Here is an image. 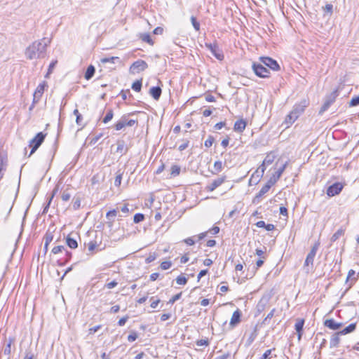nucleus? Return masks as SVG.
Listing matches in <instances>:
<instances>
[{"instance_id": "obj_1", "label": "nucleus", "mask_w": 359, "mask_h": 359, "mask_svg": "<svg viewBox=\"0 0 359 359\" xmlns=\"http://www.w3.org/2000/svg\"><path fill=\"white\" fill-rule=\"evenodd\" d=\"M50 43V39L43 38L41 41H36L29 46L25 50L27 59L43 58L46 54V47Z\"/></svg>"}, {"instance_id": "obj_2", "label": "nucleus", "mask_w": 359, "mask_h": 359, "mask_svg": "<svg viewBox=\"0 0 359 359\" xmlns=\"http://www.w3.org/2000/svg\"><path fill=\"white\" fill-rule=\"evenodd\" d=\"M46 135L42 132L38 133L36 135L30 140L29 147L32 148L29 156L33 154L44 141Z\"/></svg>"}, {"instance_id": "obj_3", "label": "nucleus", "mask_w": 359, "mask_h": 359, "mask_svg": "<svg viewBox=\"0 0 359 359\" xmlns=\"http://www.w3.org/2000/svg\"><path fill=\"white\" fill-rule=\"evenodd\" d=\"M116 62H120L118 57H104L100 58V66L111 70L115 69L114 65Z\"/></svg>"}, {"instance_id": "obj_4", "label": "nucleus", "mask_w": 359, "mask_h": 359, "mask_svg": "<svg viewBox=\"0 0 359 359\" xmlns=\"http://www.w3.org/2000/svg\"><path fill=\"white\" fill-rule=\"evenodd\" d=\"M252 67L255 74L257 76L261 78H267L269 76V71L265 67V66L262 63L254 62L252 64Z\"/></svg>"}, {"instance_id": "obj_5", "label": "nucleus", "mask_w": 359, "mask_h": 359, "mask_svg": "<svg viewBox=\"0 0 359 359\" xmlns=\"http://www.w3.org/2000/svg\"><path fill=\"white\" fill-rule=\"evenodd\" d=\"M148 67L147 63L142 60H137L134 62L130 67V72L132 74L140 73Z\"/></svg>"}, {"instance_id": "obj_6", "label": "nucleus", "mask_w": 359, "mask_h": 359, "mask_svg": "<svg viewBox=\"0 0 359 359\" xmlns=\"http://www.w3.org/2000/svg\"><path fill=\"white\" fill-rule=\"evenodd\" d=\"M261 62L266 67H268L273 71H278L280 69V66L276 60L269 57H261L259 58Z\"/></svg>"}, {"instance_id": "obj_7", "label": "nucleus", "mask_w": 359, "mask_h": 359, "mask_svg": "<svg viewBox=\"0 0 359 359\" xmlns=\"http://www.w3.org/2000/svg\"><path fill=\"white\" fill-rule=\"evenodd\" d=\"M344 185L340 182H335L328 187L326 194L329 196L338 195L343 189Z\"/></svg>"}, {"instance_id": "obj_8", "label": "nucleus", "mask_w": 359, "mask_h": 359, "mask_svg": "<svg viewBox=\"0 0 359 359\" xmlns=\"http://www.w3.org/2000/svg\"><path fill=\"white\" fill-rule=\"evenodd\" d=\"M273 184H274L273 183V182L269 180L266 184L264 186H263L262 188L260 189L259 193L257 194V195L253 199V203H259L260 201V198L269 191V189Z\"/></svg>"}, {"instance_id": "obj_9", "label": "nucleus", "mask_w": 359, "mask_h": 359, "mask_svg": "<svg viewBox=\"0 0 359 359\" xmlns=\"http://www.w3.org/2000/svg\"><path fill=\"white\" fill-rule=\"evenodd\" d=\"M205 46L210 50L211 53L219 60H223L224 55L222 50L219 48L218 46L215 43H205Z\"/></svg>"}, {"instance_id": "obj_10", "label": "nucleus", "mask_w": 359, "mask_h": 359, "mask_svg": "<svg viewBox=\"0 0 359 359\" xmlns=\"http://www.w3.org/2000/svg\"><path fill=\"white\" fill-rule=\"evenodd\" d=\"M318 247H319V243H316L312 247V248L310 250L309 253L306 256V260H305V262H304V265L305 266H309L310 264L313 265L314 257H315V256L316 255V252H317V250L318 249Z\"/></svg>"}, {"instance_id": "obj_11", "label": "nucleus", "mask_w": 359, "mask_h": 359, "mask_svg": "<svg viewBox=\"0 0 359 359\" xmlns=\"http://www.w3.org/2000/svg\"><path fill=\"white\" fill-rule=\"evenodd\" d=\"M47 86L46 82L43 81V83H40L35 90L33 98H34V103H38L40 100L43 92L45 87Z\"/></svg>"}, {"instance_id": "obj_12", "label": "nucleus", "mask_w": 359, "mask_h": 359, "mask_svg": "<svg viewBox=\"0 0 359 359\" xmlns=\"http://www.w3.org/2000/svg\"><path fill=\"white\" fill-rule=\"evenodd\" d=\"M309 105V102L306 100H303L300 102L296 104L292 109V111L295 112L296 115L299 117L305 110Z\"/></svg>"}, {"instance_id": "obj_13", "label": "nucleus", "mask_w": 359, "mask_h": 359, "mask_svg": "<svg viewBox=\"0 0 359 359\" xmlns=\"http://www.w3.org/2000/svg\"><path fill=\"white\" fill-rule=\"evenodd\" d=\"M335 98H336V96H335L334 93H332L330 95L327 97L325 102L323 103V104L322 105V107L319 111V114H323L325 111H327L329 109V107H330V105L332 103H334V102L335 101Z\"/></svg>"}, {"instance_id": "obj_14", "label": "nucleus", "mask_w": 359, "mask_h": 359, "mask_svg": "<svg viewBox=\"0 0 359 359\" xmlns=\"http://www.w3.org/2000/svg\"><path fill=\"white\" fill-rule=\"evenodd\" d=\"M324 325L332 330H338L343 326V323H337L333 318H330L324 321Z\"/></svg>"}, {"instance_id": "obj_15", "label": "nucleus", "mask_w": 359, "mask_h": 359, "mask_svg": "<svg viewBox=\"0 0 359 359\" xmlns=\"http://www.w3.org/2000/svg\"><path fill=\"white\" fill-rule=\"evenodd\" d=\"M226 177H221L214 180L210 184L206 187V189L209 191H212L220 185H222L225 181Z\"/></svg>"}, {"instance_id": "obj_16", "label": "nucleus", "mask_w": 359, "mask_h": 359, "mask_svg": "<svg viewBox=\"0 0 359 359\" xmlns=\"http://www.w3.org/2000/svg\"><path fill=\"white\" fill-rule=\"evenodd\" d=\"M287 165V161L285 162L277 171H276L273 176L270 177L269 180L272 181L273 184H275L279 180L283 172L285 171Z\"/></svg>"}, {"instance_id": "obj_17", "label": "nucleus", "mask_w": 359, "mask_h": 359, "mask_svg": "<svg viewBox=\"0 0 359 359\" xmlns=\"http://www.w3.org/2000/svg\"><path fill=\"white\" fill-rule=\"evenodd\" d=\"M241 312L239 309H237L233 313L230 320V325L233 327L237 325L241 321Z\"/></svg>"}, {"instance_id": "obj_18", "label": "nucleus", "mask_w": 359, "mask_h": 359, "mask_svg": "<svg viewBox=\"0 0 359 359\" xmlns=\"http://www.w3.org/2000/svg\"><path fill=\"white\" fill-rule=\"evenodd\" d=\"M14 342V339L9 337L5 339V346L4 347V354L9 356L11 353V344ZM10 357H8V359Z\"/></svg>"}, {"instance_id": "obj_19", "label": "nucleus", "mask_w": 359, "mask_h": 359, "mask_svg": "<svg viewBox=\"0 0 359 359\" xmlns=\"http://www.w3.org/2000/svg\"><path fill=\"white\" fill-rule=\"evenodd\" d=\"M137 36L142 41L147 43L150 46H153L154 42L151 39V34L147 32L139 33Z\"/></svg>"}, {"instance_id": "obj_20", "label": "nucleus", "mask_w": 359, "mask_h": 359, "mask_svg": "<svg viewBox=\"0 0 359 359\" xmlns=\"http://www.w3.org/2000/svg\"><path fill=\"white\" fill-rule=\"evenodd\" d=\"M161 88L159 86H154L150 88L149 94L156 100H158L161 95Z\"/></svg>"}, {"instance_id": "obj_21", "label": "nucleus", "mask_w": 359, "mask_h": 359, "mask_svg": "<svg viewBox=\"0 0 359 359\" xmlns=\"http://www.w3.org/2000/svg\"><path fill=\"white\" fill-rule=\"evenodd\" d=\"M246 121L243 119H240L235 122L233 130L238 133H242L246 127Z\"/></svg>"}, {"instance_id": "obj_22", "label": "nucleus", "mask_w": 359, "mask_h": 359, "mask_svg": "<svg viewBox=\"0 0 359 359\" xmlns=\"http://www.w3.org/2000/svg\"><path fill=\"white\" fill-rule=\"evenodd\" d=\"M297 118L298 116L296 115L295 112L291 111L290 113L287 115L285 119V124L286 125V128H288L290 126H291Z\"/></svg>"}, {"instance_id": "obj_23", "label": "nucleus", "mask_w": 359, "mask_h": 359, "mask_svg": "<svg viewBox=\"0 0 359 359\" xmlns=\"http://www.w3.org/2000/svg\"><path fill=\"white\" fill-rule=\"evenodd\" d=\"M340 335H341V333H339V332H337L332 336L330 341V347L331 348L338 346L339 341H340V338H339Z\"/></svg>"}, {"instance_id": "obj_24", "label": "nucleus", "mask_w": 359, "mask_h": 359, "mask_svg": "<svg viewBox=\"0 0 359 359\" xmlns=\"http://www.w3.org/2000/svg\"><path fill=\"white\" fill-rule=\"evenodd\" d=\"M72 194V188L68 186L65 189L62 191L61 198L63 201H68Z\"/></svg>"}, {"instance_id": "obj_25", "label": "nucleus", "mask_w": 359, "mask_h": 359, "mask_svg": "<svg viewBox=\"0 0 359 359\" xmlns=\"http://www.w3.org/2000/svg\"><path fill=\"white\" fill-rule=\"evenodd\" d=\"M116 152L119 153L121 156L128 151V148L126 146V143L123 140L117 141Z\"/></svg>"}, {"instance_id": "obj_26", "label": "nucleus", "mask_w": 359, "mask_h": 359, "mask_svg": "<svg viewBox=\"0 0 359 359\" xmlns=\"http://www.w3.org/2000/svg\"><path fill=\"white\" fill-rule=\"evenodd\" d=\"M66 243L67 245L72 249H75L78 247V243L74 238L72 237V233L67 236Z\"/></svg>"}, {"instance_id": "obj_27", "label": "nucleus", "mask_w": 359, "mask_h": 359, "mask_svg": "<svg viewBox=\"0 0 359 359\" xmlns=\"http://www.w3.org/2000/svg\"><path fill=\"white\" fill-rule=\"evenodd\" d=\"M355 328H356V323H351L347 327L344 328L342 330L339 331V333H341V335H345V334H347L354 332Z\"/></svg>"}, {"instance_id": "obj_28", "label": "nucleus", "mask_w": 359, "mask_h": 359, "mask_svg": "<svg viewBox=\"0 0 359 359\" xmlns=\"http://www.w3.org/2000/svg\"><path fill=\"white\" fill-rule=\"evenodd\" d=\"M95 72V68L93 65H89L86 71L84 77L86 80H90Z\"/></svg>"}, {"instance_id": "obj_29", "label": "nucleus", "mask_w": 359, "mask_h": 359, "mask_svg": "<svg viewBox=\"0 0 359 359\" xmlns=\"http://www.w3.org/2000/svg\"><path fill=\"white\" fill-rule=\"evenodd\" d=\"M344 231L342 229H338L331 237V242H334L339 239L343 234Z\"/></svg>"}, {"instance_id": "obj_30", "label": "nucleus", "mask_w": 359, "mask_h": 359, "mask_svg": "<svg viewBox=\"0 0 359 359\" xmlns=\"http://www.w3.org/2000/svg\"><path fill=\"white\" fill-rule=\"evenodd\" d=\"M304 325V319H298L297 322L295 323V330L297 332H303V327Z\"/></svg>"}, {"instance_id": "obj_31", "label": "nucleus", "mask_w": 359, "mask_h": 359, "mask_svg": "<svg viewBox=\"0 0 359 359\" xmlns=\"http://www.w3.org/2000/svg\"><path fill=\"white\" fill-rule=\"evenodd\" d=\"M266 164H264V162H262V164L259 166V168L257 169L259 171L260 175H257V179L255 182V184H257L259 181L260 178L262 177L265 170H266Z\"/></svg>"}, {"instance_id": "obj_32", "label": "nucleus", "mask_w": 359, "mask_h": 359, "mask_svg": "<svg viewBox=\"0 0 359 359\" xmlns=\"http://www.w3.org/2000/svg\"><path fill=\"white\" fill-rule=\"evenodd\" d=\"M125 126V116H123L121 119L115 124L114 127L116 130H120Z\"/></svg>"}, {"instance_id": "obj_33", "label": "nucleus", "mask_w": 359, "mask_h": 359, "mask_svg": "<svg viewBox=\"0 0 359 359\" xmlns=\"http://www.w3.org/2000/svg\"><path fill=\"white\" fill-rule=\"evenodd\" d=\"M125 126V116H123L121 119L115 124L114 127L116 130H120Z\"/></svg>"}, {"instance_id": "obj_34", "label": "nucleus", "mask_w": 359, "mask_h": 359, "mask_svg": "<svg viewBox=\"0 0 359 359\" xmlns=\"http://www.w3.org/2000/svg\"><path fill=\"white\" fill-rule=\"evenodd\" d=\"M125 126V116H123L121 119L115 124L114 127L116 130H120Z\"/></svg>"}, {"instance_id": "obj_35", "label": "nucleus", "mask_w": 359, "mask_h": 359, "mask_svg": "<svg viewBox=\"0 0 359 359\" xmlns=\"http://www.w3.org/2000/svg\"><path fill=\"white\" fill-rule=\"evenodd\" d=\"M275 160V155L273 154H269L265 157L264 160L263 161L264 164H266L267 165L271 164Z\"/></svg>"}, {"instance_id": "obj_36", "label": "nucleus", "mask_w": 359, "mask_h": 359, "mask_svg": "<svg viewBox=\"0 0 359 359\" xmlns=\"http://www.w3.org/2000/svg\"><path fill=\"white\" fill-rule=\"evenodd\" d=\"M180 167L177 165H173L171 167V172L170 175L172 177H176L180 173Z\"/></svg>"}, {"instance_id": "obj_37", "label": "nucleus", "mask_w": 359, "mask_h": 359, "mask_svg": "<svg viewBox=\"0 0 359 359\" xmlns=\"http://www.w3.org/2000/svg\"><path fill=\"white\" fill-rule=\"evenodd\" d=\"M73 208L74 210H78L81 207V198L79 196H74L73 198Z\"/></svg>"}, {"instance_id": "obj_38", "label": "nucleus", "mask_w": 359, "mask_h": 359, "mask_svg": "<svg viewBox=\"0 0 359 359\" xmlns=\"http://www.w3.org/2000/svg\"><path fill=\"white\" fill-rule=\"evenodd\" d=\"M57 63V60H56L51 62V63L50 64V65L48 67V72L45 76L46 78H48L50 74H52Z\"/></svg>"}, {"instance_id": "obj_39", "label": "nucleus", "mask_w": 359, "mask_h": 359, "mask_svg": "<svg viewBox=\"0 0 359 359\" xmlns=\"http://www.w3.org/2000/svg\"><path fill=\"white\" fill-rule=\"evenodd\" d=\"M113 116H114V112H113V110L112 109H109L108 110L106 116H104V118H103V122L104 123H108L109 121H110L112 118H113Z\"/></svg>"}, {"instance_id": "obj_40", "label": "nucleus", "mask_w": 359, "mask_h": 359, "mask_svg": "<svg viewBox=\"0 0 359 359\" xmlns=\"http://www.w3.org/2000/svg\"><path fill=\"white\" fill-rule=\"evenodd\" d=\"M132 88L136 92H140L142 88V81L140 80L135 81L132 85Z\"/></svg>"}, {"instance_id": "obj_41", "label": "nucleus", "mask_w": 359, "mask_h": 359, "mask_svg": "<svg viewBox=\"0 0 359 359\" xmlns=\"http://www.w3.org/2000/svg\"><path fill=\"white\" fill-rule=\"evenodd\" d=\"M144 219V215L142 213H136L134 215L133 221L135 223L137 224Z\"/></svg>"}, {"instance_id": "obj_42", "label": "nucleus", "mask_w": 359, "mask_h": 359, "mask_svg": "<svg viewBox=\"0 0 359 359\" xmlns=\"http://www.w3.org/2000/svg\"><path fill=\"white\" fill-rule=\"evenodd\" d=\"M138 338V334L135 331H131L130 334L128 336V341L130 342H133L135 341Z\"/></svg>"}, {"instance_id": "obj_43", "label": "nucleus", "mask_w": 359, "mask_h": 359, "mask_svg": "<svg viewBox=\"0 0 359 359\" xmlns=\"http://www.w3.org/2000/svg\"><path fill=\"white\" fill-rule=\"evenodd\" d=\"M323 11L325 14L331 15L333 10V6L330 4H326L325 7L323 8Z\"/></svg>"}, {"instance_id": "obj_44", "label": "nucleus", "mask_w": 359, "mask_h": 359, "mask_svg": "<svg viewBox=\"0 0 359 359\" xmlns=\"http://www.w3.org/2000/svg\"><path fill=\"white\" fill-rule=\"evenodd\" d=\"M223 164L222 162L220 161H217L214 163V168L216 170L217 172H220L222 170Z\"/></svg>"}, {"instance_id": "obj_45", "label": "nucleus", "mask_w": 359, "mask_h": 359, "mask_svg": "<svg viewBox=\"0 0 359 359\" xmlns=\"http://www.w3.org/2000/svg\"><path fill=\"white\" fill-rule=\"evenodd\" d=\"M176 283L178 285H185L187 283V278L184 276H179L176 278Z\"/></svg>"}, {"instance_id": "obj_46", "label": "nucleus", "mask_w": 359, "mask_h": 359, "mask_svg": "<svg viewBox=\"0 0 359 359\" xmlns=\"http://www.w3.org/2000/svg\"><path fill=\"white\" fill-rule=\"evenodd\" d=\"M350 107H355L359 105V95L356 97H353L350 102H349Z\"/></svg>"}, {"instance_id": "obj_47", "label": "nucleus", "mask_w": 359, "mask_h": 359, "mask_svg": "<svg viewBox=\"0 0 359 359\" xmlns=\"http://www.w3.org/2000/svg\"><path fill=\"white\" fill-rule=\"evenodd\" d=\"M214 140H215L214 137L210 135L208 137V138L205 141L204 145L206 147H210L212 145Z\"/></svg>"}, {"instance_id": "obj_48", "label": "nucleus", "mask_w": 359, "mask_h": 359, "mask_svg": "<svg viewBox=\"0 0 359 359\" xmlns=\"http://www.w3.org/2000/svg\"><path fill=\"white\" fill-rule=\"evenodd\" d=\"M117 210L116 209H114L112 210H110L109 212H107L106 214V217L107 219H110L111 217H115L116 215H117Z\"/></svg>"}, {"instance_id": "obj_49", "label": "nucleus", "mask_w": 359, "mask_h": 359, "mask_svg": "<svg viewBox=\"0 0 359 359\" xmlns=\"http://www.w3.org/2000/svg\"><path fill=\"white\" fill-rule=\"evenodd\" d=\"M257 175H260L259 173V171L258 170H257L251 176L250 179V181H249V183L250 184H252V183L255 184V182L257 180Z\"/></svg>"}, {"instance_id": "obj_50", "label": "nucleus", "mask_w": 359, "mask_h": 359, "mask_svg": "<svg viewBox=\"0 0 359 359\" xmlns=\"http://www.w3.org/2000/svg\"><path fill=\"white\" fill-rule=\"evenodd\" d=\"M123 116H125V125H126V126H133L137 121V120H133V119L128 120L127 118V116L126 115H123Z\"/></svg>"}, {"instance_id": "obj_51", "label": "nucleus", "mask_w": 359, "mask_h": 359, "mask_svg": "<svg viewBox=\"0 0 359 359\" xmlns=\"http://www.w3.org/2000/svg\"><path fill=\"white\" fill-rule=\"evenodd\" d=\"M156 259V255L155 253H150L149 256L146 258V263L149 264L154 262Z\"/></svg>"}, {"instance_id": "obj_52", "label": "nucleus", "mask_w": 359, "mask_h": 359, "mask_svg": "<svg viewBox=\"0 0 359 359\" xmlns=\"http://www.w3.org/2000/svg\"><path fill=\"white\" fill-rule=\"evenodd\" d=\"M65 248L64 246L62 245H57V246H55L54 247L53 249H52V252L53 254H57L59 252H61L62 250H65Z\"/></svg>"}, {"instance_id": "obj_53", "label": "nucleus", "mask_w": 359, "mask_h": 359, "mask_svg": "<svg viewBox=\"0 0 359 359\" xmlns=\"http://www.w3.org/2000/svg\"><path fill=\"white\" fill-rule=\"evenodd\" d=\"M172 264L170 262H168V261H165V262H163L161 264V268L163 269V270H167L168 269L170 268Z\"/></svg>"}, {"instance_id": "obj_54", "label": "nucleus", "mask_w": 359, "mask_h": 359, "mask_svg": "<svg viewBox=\"0 0 359 359\" xmlns=\"http://www.w3.org/2000/svg\"><path fill=\"white\" fill-rule=\"evenodd\" d=\"M182 292H180L175 295H174L168 302L169 304H174L176 301L179 300L181 298Z\"/></svg>"}, {"instance_id": "obj_55", "label": "nucleus", "mask_w": 359, "mask_h": 359, "mask_svg": "<svg viewBox=\"0 0 359 359\" xmlns=\"http://www.w3.org/2000/svg\"><path fill=\"white\" fill-rule=\"evenodd\" d=\"M45 245H48L49 243L53 241V236L51 234L46 233L44 237Z\"/></svg>"}, {"instance_id": "obj_56", "label": "nucleus", "mask_w": 359, "mask_h": 359, "mask_svg": "<svg viewBox=\"0 0 359 359\" xmlns=\"http://www.w3.org/2000/svg\"><path fill=\"white\" fill-rule=\"evenodd\" d=\"M276 311V309H273L269 313L268 315L266 316V317L264 318V323H266L267 322L268 320H270L271 319L273 316H274V313Z\"/></svg>"}, {"instance_id": "obj_57", "label": "nucleus", "mask_w": 359, "mask_h": 359, "mask_svg": "<svg viewBox=\"0 0 359 359\" xmlns=\"http://www.w3.org/2000/svg\"><path fill=\"white\" fill-rule=\"evenodd\" d=\"M121 180H122V174H119L118 175L116 178H115V180H114V185L116 187H118L121 185Z\"/></svg>"}, {"instance_id": "obj_58", "label": "nucleus", "mask_w": 359, "mask_h": 359, "mask_svg": "<svg viewBox=\"0 0 359 359\" xmlns=\"http://www.w3.org/2000/svg\"><path fill=\"white\" fill-rule=\"evenodd\" d=\"M196 344L198 346H208L209 342L208 339H200L196 341Z\"/></svg>"}, {"instance_id": "obj_59", "label": "nucleus", "mask_w": 359, "mask_h": 359, "mask_svg": "<svg viewBox=\"0 0 359 359\" xmlns=\"http://www.w3.org/2000/svg\"><path fill=\"white\" fill-rule=\"evenodd\" d=\"M151 303L150 306L152 309H156L158 306V304L160 302V299H155V300H154V297L151 298Z\"/></svg>"}, {"instance_id": "obj_60", "label": "nucleus", "mask_w": 359, "mask_h": 359, "mask_svg": "<svg viewBox=\"0 0 359 359\" xmlns=\"http://www.w3.org/2000/svg\"><path fill=\"white\" fill-rule=\"evenodd\" d=\"M118 285V283L116 280H113L110 283H108L105 285V287L108 289H112Z\"/></svg>"}, {"instance_id": "obj_61", "label": "nucleus", "mask_w": 359, "mask_h": 359, "mask_svg": "<svg viewBox=\"0 0 359 359\" xmlns=\"http://www.w3.org/2000/svg\"><path fill=\"white\" fill-rule=\"evenodd\" d=\"M207 232H208V233H210L212 235H215L219 232V228L218 226H213L211 229H210Z\"/></svg>"}, {"instance_id": "obj_62", "label": "nucleus", "mask_w": 359, "mask_h": 359, "mask_svg": "<svg viewBox=\"0 0 359 359\" xmlns=\"http://www.w3.org/2000/svg\"><path fill=\"white\" fill-rule=\"evenodd\" d=\"M102 136V134L100 133L95 137H93L91 140H90V144H95L97 143V142L101 138V137Z\"/></svg>"}, {"instance_id": "obj_63", "label": "nucleus", "mask_w": 359, "mask_h": 359, "mask_svg": "<svg viewBox=\"0 0 359 359\" xmlns=\"http://www.w3.org/2000/svg\"><path fill=\"white\" fill-rule=\"evenodd\" d=\"M271 351L272 350L271 349H269V350H266L264 354L262 355V356L260 358V359H268L269 358V355H271Z\"/></svg>"}, {"instance_id": "obj_64", "label": "nucleus", "mask_w": 359, "mask_h": 359, "mask_svg": "<svg viewBox=\"0 0 359 359\" xmlns=\"http://www.w3.org/2000/svg\"><path fill=\"white\" fill-rule=\"evenodd\" d=\"M24 359H35V358H34V355L32 353L27 351Z\"/></svg>"}]
</instances>
